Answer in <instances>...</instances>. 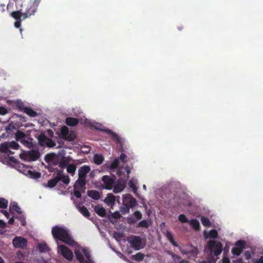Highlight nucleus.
<instances>
[{
	"label": "nucleus",
	"instance_id": "13",
	"mask_svg": "<svg viewBox=\"0 0 263 263\" xmlns=\"http://www.w3.org/2000/svg\"><path fill=\"white\" fill-rule=\"evenodd\" d=\"M95 128L98 129L101 131H105L108 135H109L111 138L116 141L118 143H121L122 142L121 138L115 133L113 132L111 130L109 129H106L104 130L102 128H100L99 126H96Z\"/></svg>",
	"mask_w": 263,
	"mask_h": 263
},
{
	"label": "nucleus",
	"instance_id": "44",
	"mask_svg": "<svg viewBox=\"0 0 263 263\" xmlns=\"http://www.w3.org/2000/svg\"><path fill=\"white\" fill-rule=\"evenodd\" d=\"M46 142L47 143H46L45 146H47L48 147H53L56 145L55 142L49 138H48L47 141H46Z\"/></svg>",
	"mask_w": 263,
	"mask_h": 263
},
{
	"label": "nucleus",
	"instance_id": "59",
	"mask_svg": "<svg viewBox=\"0 0 263 263\" xmlns=\"http://www.w3.org/2000/svg\"><path fill=\"white\" fill-rule=\"evenodd\" d=\"M244 256L246 259H247V260L249 259L251 257V253H250V251H246L244 253Z\"/></svg>",
	"mask_w": 263,
	"mask_h": 263
},
{
	"label": "nucleus",
	"instance_id": "8",
	"mask_svg": "<svg viewBox=\"0 0 263 263\" xmlns=\"http://www.w3.org/2000/svg\"><path fill=\"white\" fill-rule=\"evenodd\" d=\"M61 137L68 141H72L75 138L74 134L72 132H69L67 127L64 126L61 129Z\"/></svg>",
	"mask_w": 263,
	"mask_h": 263
},
{
	"label": "nucleus",
	"instance_id": "19",
	"mask_svg": "<svg viewBox=\"0 0 263 263\" xmlns=\"http://www.w3.org/2000/svg\"><path fill=\"white\" fill-rule=\"evenodd\" d=\"M48 137L46 136L44 133L41 134L37 137V140L40 145L45 146L47 143Z\"/></svg>",
	"mask_w": 263,
	"mask_h": 263
},
{
	"label": "nucleus",
	"instance_id": "36",
	"mask_svg": "<svg viewBox=\"0 0 263 263\" xmlns=\"http://www.w3.org/2000/svg\"><path fill=\"white\" fill-rule=\"evenodd\" d=\"M149 227V222L146 220L140 221L137 226V228H148Z\"/></svg>",
	"mask_w": 263,
	"mask_h": 263
},
{
	"label": "nucleus",
	"instance_id": "31",
	"mask_svg": "<svg viewBox=\"0 0 263 263\" xmlns=\"http://www.w3.org/2000/svg\"><path fill=\"white\" fill-rule=\"evenodd\" d=\"M79 210L80 212L85 217L88 218L90 216V213L85 206L79 207Z\"/></svg>",
	"mask_w": 263,
	"mask_h": 263
},
{
	"label": "nucleus",
	"instance_id": "11",
	"mask_svg": "<svg viewBox=\"0 0 263 263\" xmlns=\"http://www.w3.org/2000/svg\"><path fill=\"white\" fill-rule=\"evenodd\" d=\"M58 249L61 252L62 256L68 260H71L73 259V255L72 251L64 245H61L58 246Z\"/></svg>",
	"mask_w": 263,
	"mask_h": 263
},
{
	"label": "nucleus",
	"instance_id": "42",
	"mask_svg": "<svg viewBox=\"0 0 263 263\" xmlns=\"http://www.w3.org/2000/svg\"><path fill=\"white\" fill-rule=\"evenodd\" d=\"M128 185L129 187L132 189L133 192L135 193L137 191V187L135 181L133 179H131L128 183Z\"/></svg>",
	"mask_w": 263,
	"mask_h": 263
},
{
	"label": "nucleus",
	"instance_id": "21",
	"mask_svg": "<svg viewBox=\"0 0 263 263\" xmlns=\"http://www.w3.org/2000/svg\"><path fill=\"white\" fill-rule=\"evenodd\" d=\"M26 137V134L20 130H17L15 134V138L17 141L21 142L22 140H23Z\"/></svg>",
	"mask_w": 263,
	"mask_h": 263
},
{
	"label": "nucleus",
	"instance_id": "28",
	"mask_svg": "<svg viewBox=\"0 0 263 263\" xmlns=\"http://www.w3.org/2000/svg\"><path fill=\"white\" fill-rule=\"evenodd\" d=\"M181 252L183 254H187V255H191V256H193V257L195 258V257H196V256L198 253V251L196 248H194L191 251H182Z\"/></svg>",
	"mask_w": 263,
	"mask_h": 263
},
{
	"label": "nucleus",
	"instance_id": "4",
	"mask_svg": "<svg viewBox=\"0 0 263 263\" xmlns=\"http://www.w3.org/2000/svg\"><path fill=\"white\" fill-rule=\"evenodd\" d=\"M86 180L78 178L73 185V194L74 196L80 198L82 197L81 192H84L86 190Z\"/></svg>",
	"mask_w": 263,
	"mask_h": 263
},
{
	"label": "nucleus",
	"instance_id": "58",
	"mask_svg": "<svg viewBox=\"0 0 263 263\" xmlns=\"http://www.w3.org/2000/svg\"><path fill=\"white\" fill-rule=\"evenodd\" d=\"M127 156L125 154H121L120 156V159L122 162L125 163L126 162Z\"/></svg>",
	"mask_w": 263,
	"mask_h": 263
},
{
	"label": "nucleus",
	"instance_id": "49",
	"mask_svg": "<svg viewBox=\"0 0 263 263\" xmlns=\"http://www.w3.org/2000/svg\"><path fill=\"white\" fill-rule=\"evenodd\" d=\"M123 205V206L121 207V211L122 212V214H124L128 213L129 212V209L131 208L126 205Z\"/></svg>",
	"mask_w": 263,
	"mask_h": 263
},
{
	"label": "nucleus",
	"instance_id": "7",
	"mask_svg": "<svg viewBox=\"0 0 263 263\" xmlns=\"http://www.w3.org/2000/svg\"><path fill=\"white\" fill-rule=\"evenodd\" d=\"M246 242L243 240H237L235 243V247L232 249V253L233 255L239 256L242 250L246 248Z\"/></svg>",
	"mask_w": 263,
	"mask_h": 263
},
{
	"label": "nucleus",
	"instance_id": "17",
	"mask_svg": "<svg viewBox=\"0 0 263 263\" xmlns=\"http://www.w3.org/2000/svg\"><path fill=\"white\" fill-rule=\"evenodd\" d=\"M10 15L15 20H22L21 17H23V11L21 10V8L18 10L12 12Z\"/></svg>",
	"mask_w": 263,
	"mask_h": 263
},
{
	"label": "nucleus",
	"instance_id": "29",
	"mask_svg": "<svg viewBox=\"0 0 263 263\" xmlns=\"http://www.w3.org/2000/svg\"><path fill=\"white\" fill-rule=\"evenodd\" d=\"M166 237L170 242L175 247H177L178 245L177 242L174 240L173 236L171 232L167 231L166 233Z\"/></svg>",
	"mask_w": 263,
	"mask_h": 263
},
{
	"label": "nucleus",
	"instance_id": "25",
	"mask_svg": "<svg viewBox=\"0 0 263 263\" xmlns=\"http://www.w3.org/2000/svg\"><path fill=\"white\" fill-rule=\"evenodd\" d=\"M76 256L78 261L81 263H89L88 261L85 260L82 254L79 251H75L74 252Z\"/></svg>",
	"mask_w": 263,
	"mask_h": 263
},
{
	"label": "nucleus",
	"instance_id": "9",
	"mask_svg": "<svg viewBox=\"0 0 263 263\" xmlns=\"http://www.w3.org/2000/svg\"><path fill=\"white\" fill-rule=\"evenodd\" d=\"M116 179V176L111 177L108 175L103 176L102 178V181L103 182V187L107 190L111 189L115 183V179Z\"/></svg>",
	"mask_w": 263,
	"mask_h": 263
},
{
	"label": "nucleus",
	"instance_id": "3",
	"mask_svg": "<svg viewBox=\"0 0 263 263\" xmlns=\"http://www.w3.org/2000/svg\"><path fill=\"white\" fill-rule=\"evenodd\" d=\"M205 248L209 250L211 254L213 253L216 256L220 254L222 251L221 242L214 240H209Z\"/></svg>",
	"mask_w": 263,
	"mask_h": 263
},
{
	"label": "nucleus",
	"instance_id": "46",
	"mask_svg": "<svg viewBox=\"0 0 263 263\" xmlns=\"http://www.w3.org/2000/svg\"><path fill=\"white\" fill-rule=\"evenodd\" d=\"M133 215L135 219L138 221L142 219V214L139 211H136L134 212Z\"/></svg>",
	"mask_w": 263,
	"mask_h": 263
},
{
	"label": "nucleus",
	"instance_id": "37",
	"mask_svg": "<svg viewBox=\"0 0 263 263\" xmlns=\"http://www.w3.org/2000/svg\"><path fill=\"white\" fill-rule=\"evenodd\" d=\"M201 222L203 226L204 227H210L211 226V222L209 220V219L204 216H202L201 218Z\"/></svg>",
	"mask_w": 263,
	"mask_h": 263
},
{
	"label": "nucleus",
	"instance_id": "50",
	"mask_svg": "<svg viewBox=\"0 0 263 263\" xmlns=\"http://www.w3.org/2000/svg\"><path fill=\"white\" fill-rule=\"evenodd\" d=\"M16 106L20 111H24V108L26 107L24 106V104L23 102H22L21 101H17L16 102Z\"/></svg>",
	"mask_w": 263,
	"mask_h": 263
},
{
	"label": "nucleus",
	"instance_id": "45",
	"mask_svg": "<svg viewBox=\"0 0 263 263\" xmlns=\"http://www.w3.org/2000/svg\"><path fill=\"white\" fill-rule=\"evenodd\" d=\"M218 236V232L215 229L211 230L209 232V237L212 238H216Z\"/></svg>",
	"mask_w": 263,
	"mask_h": 263
},
{
	"label": "nucleus",
	"instance_id": "18",
	"mask_svg": "<svg viewBox=\"0 0 263 263\" xmlns=\"http://www.w3.org/2000/svg\"><path fill=\"white\" fill-rule=\"evenodd\" d=\"M87 195L95 200H98L100 198V195L96 190H89L87 191Z\"/></svg>",
	"mask_w": 263,
	"mask_h": 263
},
{
	"label": "nucleus",
	"instance_id": "12",
	"mask_svg": "<svg viewBox=\"0 0 263 263\" xmlns=\"http://www.w3.org/2000/svg\"><path fill=\"white\" fill-rule=\"evenodd\" d=\"M14 247L16 248H23L27 245V240L22 237L16 236L12 241Z\"/></svg>",
	"mask_w": 263,
	"mask_h": 263
},
{
	"label": "nucleus",
	"instance_id": "39",
	"mask_svg": "<svg viewBox=\"0 0 263 263\" xmlns=\"http://www.w3.org/2000/svg\"><path fill=\"white\" fill-rule=\"evenodd\" d=\"M20 142L29 148L33 147V144L31 141H29L24 139L23 140H22Z\"/></svg>",
	"mask_w": 263,
	"mask_h": 263
},
{
	"label": "nucleus",
	"instance_id": "53",
	"mask_svg": "<svg viewBox=\"0 0 263 263\" xmlns=\"http://www.w3.org/2000/svg\"><path fill=\"white\" fill-rule=\"evenodd\" d=\"M67 162L65 160H61L59 164V166L61 168H64L66 167H67Z\"/></svg>",
	"mask_w": 263,
	"mask_h": 263
},
{
	"label": "nucleus",
	"instance_id": "16",
	"mask_svg": "<svg viewBox=\"0 0 263 263\" xmlns=\"http://www.w3.org/2000/svg\"><path fill=\"white\" fill-rule=\"evenodd\" d=\"M79 120L73 117H67L65 119L66 124L70 126H75L79 123Z\"/></svg>",
	"mask_w": 263,
	"mask_h": 263
},
{
	"label": "nucleus",
	"instance_id": "61",
	"mask_svg": "<svg viewBox=\"0 0 263 263\" xmlns=\"http://www.w3.org/2000/svg\"><path fill=\"white\" fill-rule=\"evenodd\" d=\"M120 214L119 212H115L114 214H112V217L115 218H116V219H118V218H120Z\"/></svg>",
	"mask_w": 263,
	"mask_h": 263
},
{
	"label": "nucleus",
	"instance_id": "15",
	"mask_svg": "<svg viewBox=\"0 0 263 263\" xmlns=\"http://www.w3.org/2000/svg\"><path fill=\"white\" fill-rule=\"evenodd\" d=\"M125 186V182L122 180H119L116 184H114L113 191L115 193H120L124 190Z\"/></svg>",
	"mask_w": 263,
	"mask_h": 263
},
{
	"label": "nucleus",
	"instance_id": "63",
	"mask_svg": "<svg viewBox=\"0 0 263 263\" xmlns=\"http://www.w3.org/2000/svg\"><path fill=\"white\" fill-rule=\"evenodd\" d=\"M254 263H263V256H261L258 260H256Z\"/></svg>",
	"mask_w": 263,
	"mask_h": 263
},
{
	"label": "nucleus",
	"instance_id": "38",
	"mask_svg": "<svg viewBox=\"0 0 263 263\" xmlns=\"http://www.w3.org/2000/svg\"><path fill=\"white\" fill-rule=\"evenodd\" d=\"M8 201L4 198L0 197V208L6 209L7 208Z\"/></svg>",
	"mask_w": 263,
	"mask_h": 263
},
{
	"label": "nucleus",
	"instance_id": "54",
	"mask_svg": "<svg viewBox=\"0 0 263 263\" xmlns=\"http://www.w3.org/2000/svg\"><path fill=\"white\" fill-rule=\"evenodd\" d=\"M83 252L84 255L86 257V258L89 261H90L91 260V256H90V252L88 251H87V250H86L85 249H84L83 250Z\"/></svg>",
	"mask_w": 263,
	"mask_h": 263
},
{
	"label": "nucleus",
	"instance_id": "62",
	"mask_svg": "<svg viewBox=\"0 0 263 263\" xmlns=\"http://www.w3.org/2000/svg\"><path fill=\"white\" fill-rule=\"evenodd\" d=\"M222 263H230V259L227 257H223L222 259Z\"/></svg>",
	"mask_w": 263,
	"mask_h": 263
},
{
	"label": "nucleus",
	"instance_id": "1",
	"mask_svg": "<svg viewBox=\"0 0 263 263\" xmlns=\"http://www.w3.org/2000/svg\"><path fill=\"white\" fill-rule=\"evenodd\" d=\"M17 8H21L23 12V20L34 15L36 12L41 0H14Z\"/></svg>",
	"mask_w": 263,
	"mask_h": 263
},
{
	"label": "nucleus",
	"instance_id": "33",
	"mask_svg": "<svg viewBox=\"0 0 263 263\" xmlns=\"http://www.w3.org/2000/svg\"><path fill=\"white\" fill-rule=\"evenodd\" d=\"M60 180L58 178L54 177L53 179L49 180L47 183V186L50 188L54 187Z\"/></svg>",
	"mask_w": 263,
	"mask_h": 263
},
{
	"label": "nucleus",
	"instance_id": "30",
	"mask_svg": "<svg viewBox=\"0 0 263 263\" xmlns=\"http://www.w3.org/2000/svg\"><path fill=\"white\" fill-rule=\"evenodd\" d=\"M104 201L108 205H113L115 202V197L112 195H108Z\"/></svg>",
	"mask_w": 263,
	"mask_h": 263
},
{
	"label": "nucleus",
	"instance_id": "5",
	"mask_svg": "<svg viewBox=\"0 0 263 263\" xmlns=\"http://www.w3.org/2000/svg\"><path fill=\"white\" fill-rule=\"evenodd\" d=\"M130 247L135 250H139L145 247V243H142V239L140 236L133 235L130 237L129 241Z\"/></svg>",
	"mask_w": 263,
	"mask_h": 263
},
{
	"label": "nucleus",
	"instance_id": "57",
	"mask_svg": "<svg viewBox=\"0 0 263 263\" xmlns=\"http://www.w3.org/2000/svg\"><path fill=\"white\" fill-rule=\"evenodd\" d=\"M64 175L63 174V171L62 170H58L57 172V174L55 178H58V179L60 181L61 179V177L63 176Z\"/></svg>",
	"mask_w": 263,
	"mask_h": 263
},
{
	"label": "nucleus",
	"instance_id": "55",
	"mask_svg": "<svg viewBox=\"0 0 263 263\" xmlns=\"http://www.w3.org/2000/svg\"><path fill=\"white\" fill-rule=\"evenodd\" d=\"M8 113V110L4 106L0 107V115H5Z\"/></svg>",
	"mask_w": 263,
	"mask_h": 263
},
{
	"label": "nucleus",
	"instance_id": "22",
	"mask_svg": "<svg viewBox=\"0 0 263 263\" xmlns=\"http://www.w3.org/2000/svg\"><path fill=\"white\" fill-rule=\"evenodd\" d=\"M24 112L31 117H35L37 116V113L30 107H26L24 108Z\"/></svg>",
	"mask_w": 263,
	"mask_h": 263
},
{
	"label": "nucleus",
	"instance_id": "20",
	"mask_svg": "<svg viewBox=\"0 0 263 263\" xmlns=\"http://www.w3.org/2000/svg\"><path fill=\"white\" fill-rule=\"evenodd\" d=\"M37 248L41 253L46 252L49 251V248L45 242L39 243L37 245Z\"/></svg>",
	"mask_w": 263,
	"mask_h": 263
},
{
	"label": "nucleus",
	"instance_id": "43",
	"mask_svg": "<svg viewBox=\"0 0 263 263\" xmlns=\"http://www.w3.org/2000/svg\"><path fill=\"white\" fill-rule=\"evenodd\" d=\"M9 147L14 149H18L20 145L15 141H12L9 143Z\"/></svg>",
	"mask_w": 263,
	"mask_h": 263
},
{
	"label": "nucleus",
	"instance_id": "32",
	"mask_svg": "<svg viewBox=\"0 0 263 263\" xmlns=\"http://www.w3.org/2000/svg\"><path fill=\"white\" fill-rule=\"evenodd\" d=\"M13 209L18 214H22V212L20 207L18 206V204L16 202H14L12 203L10 206V211H11V209Z\"/></svg>",
	"mask_w": 263,
	"mask_h": 263
},
{
	"label": "nucleus",
	"instance_id": "23",
	"mask_svg": "<svg viewBox=\"0 0 263 263\" xmlns=\"http://www.w3.org/2000/svg\"><path fill=\"white\" fill-rule=\"evenodd\" d=\"M104 157L102 155L96 154L93 157V161L96 164L100 165L103 163Z\"/></svg>",
	"mask_w": 263,
	"mask_h": 263
},
{
	"label": "nucleus",
	"instance_id": "10",
	"mask_svg": "<svg viewBox=\"0 0 263 263\" xmlns=\"http://www.w3.org/2000/svg\"><path fill=\"white\" fill-rule=\"evenodd\" d=\"M123 205H126L133 208L137 205V201L130 194H126L123 195Z\"/></svg>",
	"mask_w": 263,
	"mask_h": 263
},
{
	"label": "nucleus",
	"instance_id": "64",
	"mask_svg": "<svg viewBox=\"0 0 263 263\" xmlns=\"http://www.w3.org/2000/svg\"><path fill=\"white\" fill-rule=\"evenodd\" d=\"M2 212L3 213V214L5 215V216L7 218H8L9 217V213L6 211H2Z\"/></svg>",
	"mask_w": 263,
	"mask_h": 263
},
{
	"label": "nucleus",
	"instance_id": "35",
	"mask_svg": "<svg viewBox=\"0 0 263 263\" xmlns=\"http://www.w3.org/2000/svg\"><path fill=\"white\" fill-rule=\"evenodd\" d=\"M9 147L8 143H2L0 144V152L3 153H7L8 151Z\"/></svg>",
	"mask_w": 263,
	"mask_h": 263
},
{
	"label": "nucleus",
	"instance_id": "2",
	"mask_svg": "<svg viewBox=\"0 0 263 263\" xmlns=\"http://www.w3.org/2000/svg\"><path fill=\"white\" fill-rule=\"evenodd\" d=\"M51 233L55 239L59 240L71 246L74 245L75 241L67 229L56 226L52 228Z\"/></svg>",
	"mask_w": 263,
	"mask_h": 263
},
{
	"label": "nucleus",
	"instance_id": "26",
	"mask_svg": "<svg viewBox=\"0 0 263 263\" xmlns=\"http://www.w3.org/2000/svg\"><path fill=\"white\" fill-rule=\"evenodd\" d=\"M190 225L196 231H199L200 228L199 222L196 219H192L190 221Z\"/></svg>",
	"mask_w": 263,
	"mask_h": 263
},
{
	"label": "nucleus",
	"instance_id": "48",
	"mask_svg": "<svg viewBox=\"0 0 263 263\" xmlns=\"http://www.w3.org/2000/svg\"><path fill=\"white\" fill-rule=\"evenodd\" d=\"M60 180H61L64 183L68 184L70 182V178L68 175H64L61 177Z\"/></svg>",
	"mask_w": 263,
	"mask_h": 263
},
{
	"label": "nucleus",
	"instance_id": "56",
	"mask_svg": "<svg viewBox=\"0 0 263 263\" xmlns=\"http://www.w3.org/2000/svg\"><path fill=\"white\" fill-rule=\"evenodd\" d=\"M170 254L172 255V258L175 261L179 260L181 259V257L177 254L172 253H170Z\"/></svg>",
	"mask_w": 263,
	"mask_h": 263
},
{
	"label": "nucleus",
	"instance_id": "40",
	"mask_svg": "<svg viewBox=\"0 0 263 263\" xmlns=\"http://www.w3.org/2000/svg\"><path fill=\"white\" fill-rule=\"evenodd\" d=\"M144 258V254L140 252L137 253L133 256L134 259L138 261H141L143 260Z\"/></svg>",
	"mask_w": 263,
	"mask_h": 263
},
{
	"label": "nucleus",
	"instance_id": "60",
	"mask_svg": "<svg viewBox=\"0 0 263 263\" xmlns=\"http://www.w3.org/2000/svg\"><path fill=\"white\" fill-rule=\"evenodd\" d=\"M15 22L14 23V26L16 28H18L21 26V21L22 20H15Z\"/></svg>",
	"mask_w": 263,
	"mask_h": 263
},
{
	"label": "nucleus",
	"instance_id": "34",
	"mask_svg": "<svg viewBox=\"0 0 263 263\" xmlns=\"http://www.w3.org/2000/svg\"><path fill=\"white\" fill-rule=\"evenodd\" d=\"M76 168V165L73 164H68L67 166V172L72 175L74 174Z\"/></svg>",
	"mask_w": 263,
	"mask_h": 263
},
{
	"label": "nucleus",
	"instance_id": "14",
	"mask_svg": "<svg viewBox=\"0 0 263 263\" xmlns=\"http://www.w3.org/2000/svg\"><path fill=\"white\" fill-rule=\"evenodd\" d=\"M90 171V168L89 166L84 165L81 167L78 170V178L86 180L87 174Z\"/></svg>",
	"mask_w": 263,
	"mask_h": 263
},
{
	"label": "nucleus",
	"instance_id": "6",
	"mask_svg": "<svg viewBox=\"0 0 263 263\" xmlns=\"http://www.w3.org/2000/svg\"><path fill=\"white\" fill-rule=\"evenodd\" d=\"M40 156L41 154L37 150H31L21 154L20 157L21 159L34 161L37 160Z\"/></svg>",
	"mask_w": 263,
	"mask_h": 263
},
{
	"label": "nucleus",
	"instance_id": "27",
	"mask_svg": "<svg viewBox=\"0 0 263 263\" xmlns=\"http://www.w3.org/2000/svg\"><path fill=\"white\" fill-rule=\"evenodd\" d=\"M96 213L101 217H104L106 215V211L102 206H96L95 208Z\"/></svg>",
	"mask_w": 263,
	"mask_h": 263
},
{
	"label": "nucleus",
	"instance_id": "51",
	"mask_svg": "<svg viewBox=\"0 0 263 263\" xmlns=\"http://www.w3.org/2000/svg\"><path fill=\"white\" fill-rule=\"evenodd\" d=\"M17 218L20 221L22 226H25L26 225V219L24 215H20Z\"/></svg>",
	"mask_w": 263,
	"mask_h": 263
},
{
	"label": "nucleus",
	"instance_id": "41",
	"mask_svg": "<svg viewBox=\"0 0 263 263\" xmlns=\"http://www.w3.org/2000/svg\"><path fill=\"white\" fill-rule=\"evenodd\" d=\"M119 164V160L118 158H116L110 164V168L114 170L117 168Z\"/></svg>",
	"mask_w": 263,
	"mask_h": 263
},
{
	"label": "nucleus",
	"instance_id": "24",
	"mask_svg": "<svg viewBox=\"0 0 263 263\" xmlns=\"http://www.w3.org/2000/svg\"><path fill=\"white\" fill-rule=\"evenodd\" d=\"M29 177L33 179H39L41 177V174L39 172L29 170L27 172Z\"/></svg>",
	"mask_w": 263,
	"mask_h": 263
},
{
	"label": "nucleus",
	"instance_id": "52",
	"mask_svg": "<svg viewBox=\"0 0 263 263\" xmlns=\"http://www.w3.org/2000/svg\"><path fill=\"white\" fill-rule=\"evenodd\" d=\"M127 222L129 224H133L135 223L137 220L133 217H128L126 219Z\"/></svg>",
	"mask_w": 263,
	"mask_h": 263
},
{
	"label": "nucleus",
	"instance_id": "47",
	"mask_svg": "<svg viewBox=\"0 0 263 263\" xmlns=\"http://www.w3.org/2000/svg\"><path fill=\"white\" fill-rule=\"evenodd\" d=\"M179 220L182 223H186L188 222L187 219L185 215L181 214L178 216Z\"/></svg>",
	"mask_w": 263,
	"mask_h": 263
}]
</instances>
